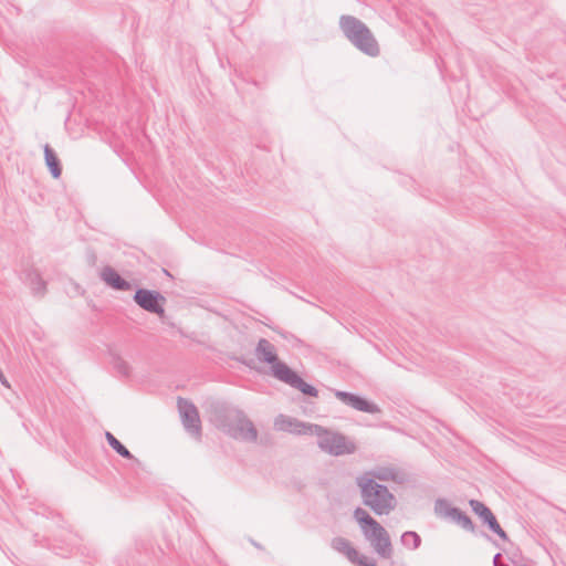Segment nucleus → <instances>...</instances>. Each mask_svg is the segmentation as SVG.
Here are the masks:
<instances>
[{"instance_id": "f257e3e1", "label": "nucleus", "mask_w": 566, "mask_h": 566, "mask_svg": "<svg viewBox=\"0 0 566 566\" xmlns=\"http://www.w3.org/2000/svg\"><path fill=\"white\" fill-rule=\"evenodd\" d=\"M353 516L375 553L381 558H391L394 548L386 528L361 507L355 509Z\"/></svg>"}, {"instance_id": "f03ea898", "label": "nucleus", "mask_w": 566, "mask_h": 566, "mask_svg": "<svg viewBox=\"0 0 566 566\" xmlns=\"http://www.w3.org/2000/svg\"><path fill=\"white\" fill-rule=\"evenodd\" d=\"M339 29L345 38L364 54L376 57L380 54L379 44L370 29L358 18L344 14L339 18Z\"/></svg>"}, {"instance_id": "7ed1b4c3", "label": "nucleus", "mask_w": 566, "mask_h": 566, "mask_svg": "<svg viewBox=\"0 0 566 566\" xmlns=\"http://www.w3.org/2000/svg\"><path fill=\"white\" fill-rule=\"evenodd\" d=\"M356 482L360 488L363 503L376 515H387L395 509L396 499L386 485L377 483L368 474L358 476Z\"/></svg>"}, {"instance_id": "20e7f679", "label": "nucleus", "mask_w": 566, "mask_h": 566, "mask_svg": "<svg viewBox=\"0 0 566 566\" xmlns=\"http://www.w3.org/2000/svg\"><path fill=\"white\" fill-rule=\"evenodd\" d=\"M311 429L312 434L317 437L318 448L331 455L353 454L357 450L355 441L340 432L329 430L319 424H314Z\"/></svg>"}, {"instance_id": "39448f33", "label": "nucleus", "mask_w": 566, "mask_h": 566, "mask_svg": "<svg viewBox=\"0 0 566 566\" xmlns=\"http://www.w3.org/2000/svg\"><path fill=\"white\" fill-rule=\"evenodd\" d=\"M177 407L185 430L196 439H200L201 421L195 403L186 398L178 397Z\"/></svg>"}, {"instance_id": "423d86ee", "label": "nucleus", "mask_w": 566, "mask_h": 566, "mask_svg": "<svg viewBox=\"0 0 566 566\" xmlns=\"http://www.w3.org/2000/svg\"><path fill=\"white\" fill-rule=\"evenodd\" d=\"M434 513L440 517L451 520L461 528L468 532H475V525L473 524L471 517L460 509L452 506L450 502L446 499L436 500Z\"/></svg>"}, {"instance_id": "0eeeda50", "label": "nucleus", "mask_w": 566, "mask_h": 566, "mask_svg": "<svg viewBox=\"0 0 566 566\" xmlns=\"http://www.w3.org/2000/svg\"><path fill=\"white\" fill-rule=\"evenodd\" d=\"M133 300L144 311L157 314L160 318L165 316L164 305L166 303V297L160 292L138 289L135 292Z\"/></svg>"}, {"instance_id": "6e6552de", "label": "nucleus", "mask_w": 566, "mask_h": 566, "mask_svg": "<svg viewBox=\"0 0 566 566\" xmlns=\"http://www.w3.org/2000/svg\"><path fill=\"white\" fill-rule=\"evenodd\" d=\"M245 412L237 407L220 405L214 408L216 426L224 433L230 427H234L235 422L244 421Z\"/></svg>"}, {"instance_id": "1a4fd4ad", "label": "nucleus", "mask_w": 566, "mask_h": 566, "mask_svg": "<svg viewBox=\"0 0 566 566\" xmlns=\"http://www.w3.org/2000/svg\"><path fill=\"white\" fill-rule=\"evenodd\" d=\"M469 504L472 511L482 520V522L489 527L491 532L496 534L500 538L507 541V534L501 527L495 515L492 511L482 502L478 500H470Z\"/></svg>"}, {"instance_id": "9d476101", "label": "nucleus", "mask_w": 566, "mask_h": 566, "mask_svg": "<svg viewBox=\"0 0 566 566\" xmlns=\"http://www.w3.org/2000/svg\"><path fill=\"white\" fill-rule=\"evenodd\" d=\"M334 395L344 405L352 407L355 410L371 415L380 412L378 405L353 392L335 390Z\"/></svg>"}, {"instance_id": "9b49d317", "label": "nucleus", "mask_w": 566, "mask_h": 566, "mask_svg": "<svg viewBox=\"0 0 566 566\" xmlns=\"http://www.w3.org/2000/svg\"><path fill=\"white\" fill-rule=\"evenodd\" d=\"M312 423H305L285 415H279L274 419L275 430L295 434H312Z\"/></svg>"}, {"instance_id": "f8f14e48", "label": "nucleus", "mask_w": 566, "mask_h": 566, "mask_svg": "<svg viewBox=\"0 0 566 566\" xmlns=\"http://www.w3.org/2000/svg\"><path fill=\"white\" fill-rule=\"evenodd\" d=\"M226 434L245 442H255L258 440V430L248 416H244V421L240 420L235 422L234 427H230Z\"/></svg>"}, {"instance_id": "ddd939ff", "label": "nucleus", "mask_w": 566, "mask_h": 566, "mask_svg": "<svg viewBox=\"0 0 566 566\" xmlns=\"http://www.w3.org/2000/svg\"><path fill=\"white\" fill-rule=\"evenodd\" d=\"M101 279L112 289L116 291H129L132 290V284L124 277L119 275V273L109 265H106L101 271Z\"/></svg>"}, {"instance_id": "4468645a", "label": "nucleus", "mask_w": 566, "mask_h": 566, "mask_svg": "<svg viewBox=\"0 0 566 566\" xmlns=\"http://www.w3.org/2000/svg\"><path fill=\"white\" fill-rule=\"evenodd\" d=\"M23 282L31 289L34 296H43L46 292V282L39 271L33 268L23 271Z\"/></svg>"}, {"instance_id": "2eb2a0df", "label": "nucleus", "mask_w": 566, "mask_h": 566, "mask_svg": "<svg viewBox=\"0 0 566 566\" xmlns=\"http://www.w3.org/2000/svg\"><path fill=\"white\" fill-rule=\"evenodd\" d=\"M255 354L261 361L271 365V367L279 361L274 346L265 338L258 342Z\"/></svg>"}, {"instance_id": "dca6fc26", "label": "nucleus", "mask_w": 566, "mask_h": 566, "mask_svg": "<svg viewBox=\"0 0 566 566\" xmlns=\"http://www.w3.org/2000/svg\"><path fill=\"white\" fill-rule=\"evenodd\" d=\"M331 547L334 551L345 555L350 563H354L358 559L359 553L355 547L352 546L350 542L344 537H334L331 542Z\"/></svg>"}, {"instance_id": "f3484780", "label": "nucleus", "mask_w": 566, "mask_h": 566, "mask_svg": "<svg viewBox=\"0 0 566 566\" xmlns=\"http://www.w3.org/2000/svg\"><path fill=\"white\" fill-rule=\"evenodd\" d=\"M272 375L282 382H285L290 386L293 385L294 380L298 376L296 371L290 368L285 363L279 360L272 367Z\"/></svg>"}, {"instance_id": "a211bd4d", "label": "nucleus", "mask_w": 566, "mask_h": 566, "mask_svg": "<svg viewBox=\"0 0 566 566\" xmlns=\"http://www.w3.org/2000/svg\"><path fill=\"white\" fill-rule=\"evenodd\" d=\"M44 159L53 178L57 179L62 174V166L55 151L46 144L44 146Z\"/></svg>"}, {"instance_id": "6ab92c4d", "label": "nucleus", "mask_w": 566, "mask_h": 566, "mask_svg": "<svg viewBox=\"0 0 566 566\" xmlns=\"http://www.w3.org/2000/svg\"><path fill=\"white\" fill-rule=\"evenodd\" d=\"M374 480L377 479L379 481H395L402 482L400 473L397 469L390 467L377 468L369 472Z\"/></svg>"}, {"instance_id": "aec40b11", "label": "nucleus", "mask_w": 566, "mask_h": 566, "mask_svg": "<svg viewBox=\"0 0 566 566\" xmlns=\"http://www.w3.org/2000/svg\"><path fill=\"white\" fill-rule=\"evenodd\" d=\"M105 438L109 444V447L118 453L120 457L133 460L136 463H139V461L130 453V451L111 432H105Z\"/></svg>"}, {"instance_id": "412c9836", "label": "nucleus", "mask_w": 566, "mask_h": 566, "mask_svg": "<svg viewBox=\"0 0 566 566\" xmlns=\"http://www.w3.org/2000/svg\"><path fill=\"white\" fill-rule=\"evenodd\" d=\"M401 544L409 549H417L421 545V537L413 531H407L402 533L400 537Z\"/></svg>"}, {"instance_id": "4be33fe9", "label": "nucleus", "mask_w": 566, "mask_h": 566, "mask_svg": "<svg viewBox=\"0 0 566 566\" xmlns=\"http://www.w3.org/2000/svg\"><path fill=\"white\" fill-rule=\"evenodd\" d=\"M291 387L300 390L303 395L308 396V397H317L318 396V390L314 386L304 381L300 375L296 377V379L294 380V382Z\"/></svg>"}, {"instance_id": "5701e85b", "label": "nucleus", "mask_w": 566, "mask_h": 566, "mask_svg": "<svg viewBox=\"0 0 566 566\" xmlns=\"http://www.w3.org/2000/svg\"><path fill=\"white\" fill-rule=\"evenodd\" d=\"M114 368L123 376H129V366L128 364L120 357L114 358Z\"/></svg>"}, {"instance_id": "b1692460", "label": "nucleus", "mask_w": 566, "mask_h": 566, "mask_svg": "<svg viewBox=\"0 0 566 566\" xmlns=\"http://www.w3.org/2000/svg\"><path fill=\"white\" fill-rule=\"evenodd\" d=\"M353 564L357 566H377L374 560H368L366 556L358 555V559L355 560Z\"/></svg>"}, {"instance_id": "393cba45", "label": "nucleus", "mask_w": 566, "mask_h": 566, "mask_svg": "<svg viewBox=\"0 0 566 566\" xmlns=\"http://www.w3.org/2000/svg\"><path fill=\"white\" fill-rule=\"evenodd\" d=\"M494 566H510L509 564H505L502 562V555L501 553H497L493 558Z\"/></svg>"}, {"instance_id": "a878e982", "label": "nucleus", "mask_w": 566, "mask_h": 566, "mask_svg": "<svg viewBox=\"0 0 566 566\" xmlns=\"http://www.w3.org/2000/svg\"><path fill=\"white\" fill-rule=\"evenodd\" d=\"M0 382L3 386H6L7 388H10V384L1 369H0Z\"/></svg>"}, {"instance_id": "bb28decb", "label": "nucleus", "mask_w": 566, "mask_h": 566, "mask_svg": "<svg viewBox=\"0 0 566 566\" xmlns=\"http://www.w3.org/2000/svg\"><path fill=\"white\" fill-rule=\"evenodd\" d=\"M251 543H252L255 547H258V548H260V547H261V546H260L258 543H255L254 541H251Z\"/></svg>"}, {"instance_id": "cd10ccee", "label": "nucleus", "mask_w": 566, "mask_h": 566, "mask_svg": "<svg viewBox=\"0 0 566 566\" xmlns=\"http://www.w3.org/2000/svg\"><path fill=\"white\" fill-rule=\"evenodd\" d=\"M95 259H96L95 254H92V255H91V261H92V262H94V261H95Z\"/></svg>"}]
</instances>
